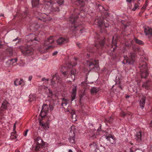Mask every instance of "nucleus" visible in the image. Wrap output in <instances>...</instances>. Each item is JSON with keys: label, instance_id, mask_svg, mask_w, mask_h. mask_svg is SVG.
I'll return each mask as SVG.
<instances>
[{"label": "nucleus", "instance_id": "nucleus-3", "mask_svg": "<svg viewBox=\"0 0 152 152\" xmlns=\"http://www.w3.org/2000/svg\"><path fill=\"white\" fill-rule=\"evenodd\" d=\"M76 64V63L72 64V63H69L67 67L62 66L61 67V72L62 74L64 76L67 75L69 74V72L68 70H67L68 68L70 69V68H71L72 67L75 66Z\"/></svg>", "mask_w": 152, "mask_h": 152}, {"label": "nucleus", "instance_id": "nucleus-18", "mask_svg": "<svg viewBox=\"0 0 152 152\" xmlns=\"http://www.w3.org/2000/svg\"><path fill=\"white\" fill-rule=\"evenodd\" d=\"M72 115V118L73 121L75 122L77 120L76 115L75 114V111L72 110L71 113Z\"/></svg>", "mask_w": 152, "mask_h": 152}, {"label": "nucleus", "instance_id": "nucleus-15", "mask_svg": "<svg viewBox=\"0 0 152 152\" xmlns=\"http://www.w3.org/2000/svg\"><path fill=\"white\" fill-rule=\"evenodd\" d=\"M106 139L108 141H110L112 144L115 143V139L113 136H107L106 137Z\"/></svg>", "mask_w": 152, "mask_h": 152}, {"label": "nucleus", "instance_id": "nucleus-17", "mask_svg": "<svg viewBox=\"0 0 152 152\" xmlns=\"http://www.w3.org/2000/svg\"><path fill=\"white\" fill-rule=\"evenodd\" d=\"M77 86H75V88L72 89V101H73L75 98L76 96V88Z\"/></svg>", "mask_w": 152, "mask_h": 152}, {"label": "nucleus", "instance_id": "nucleus-58", "mask_svg": "<svg viewBox=\"0 0 152 152\" xmlns=\"http://www.w3.org/2000/svg\"><path fill=\"white\" fill-rule=\"evenodd\" d=\"M75 60L76 61V58H75Z\"/></svg>", "mask_w": 152, "mask_h": 152}, {"label": "nucleus", "instance_id": "nucleus-16", "mask_svg": "<svg viewBox=\"0 0 152 152\" xmlns=\"http://www.w3.org/2000/svg\"><path fill=\"white\" fill-rule=\"evenodd\" d=\"M35 141L37 144H40L41 145H43L44 142L40 137H38L35 139Z\"/></svg>", "mask_w": 152, "mask_h": 152}, {"label": "nucleus", "instance_id": "nucleus-26", "mask_svg": "<svg viewBox=\"0 0 152 152\" xmlns=\"http://www.w3.org/2000/svg\"><path fill=\"white\" fill-rule=\"evenodd\" d=\"M69 140V141L71 143H75V134H74L73 136L70 137Z\"/></svg>", "mask_w": 152, "mask_h": 152}, {"label": "nucleus", "instance_id": "nucleus-45", "mask_svg": "<svg viewBox=\"0 0 152 152\" xmlns=\"http://www.w3.org/2000/svg\"><path fill=\"white\" fill-rule=\"evenodd\" d=\"M32 77L31 75L30 76L28 77V80L29 81H31V79L32 78Z\"/></svg>", "mask_w": 152, "mask_h": 152}, {"label": "nucleus", "instance_id": "nucleus-27", "mask_svg": "<svg viewBox=\"0 0 152 152\" xmlns=\"http://www.w3.org/2000/svg\"><path fill=\"white\" fill-rule=\"evenodd\" d=\"M149 85V83L148 81H147L145 83H144L142 86L143 88L146 89H148V87Z\"/></svg>", "mask_w": 152, "mask_h": 152}, {"label": "nucleus", "instance_id": "nucleus-48", "mask_svg": "<svg viewBox=\"0 0 152 152\" xmlns=\"http://www.w3.org/2000/svg\"><path fill=\"white\" fill-rule=\"evenodd\" d=\"M142 152L141 151H140L139 150H136L135 151V152Z\"/></svg>", "mask_w": 152, "mask_h": 152}, {"label": "nucleus", "instance_id": "nucleus-40", "mask_svg": "<svg viewBox=\"0 0 152 152\" xmlns=\"http://www.w3.org/2000/svg\"><path fill=\"white\" fill-rule=\"evenodd\" d=\"M77 17H76L75 18H74L73 20L72 21V20H71V21L72 22V24H74V23L75 22V20L77 19Z\"/></svg>", "mask_w": 152, "mask_h": 152}, {"label": "nucleus", "instance_id": "nucleus-23", "mask_svg": "<svg viewBox=\"0 0 152 152\" xmlns=\"http://www.w3.org/2000/svg\"><path fill=\"white\" fill-rule=\"evenodd\" d=\"M95 23H97L98 25L99 26H101L103 23V22L101 20H99V18L95 19Z\"/></svg>", "mask_w": 152, "mask_h": 152}, {"label": "nucleus", "instance_id": "nucleus-54", "mask_svg": "<svg viewBox=\"0 0 152 152\" xmlns=\"http://www.w3.org/2000/svg\"><path fill=\"white\" fill-rule=\"evenodd\" d=\"M48 20V19H45V20H44V21H45Z\"/></svg>", "mask_w": 152, "mask_h": 152}, {"label": "nucleus", "instance_id": "nucleus-20", "mask_svg": "<svg viewBox=\"0 0 152 152\" xmlns=\"http://www.w3.org/2000/svg\"><path fill=\"white\" fill-rule=\"evenodd\" d=\"M39 0H32L31 1L32 5L34 7H36L39 4Z\"/></svg>", "mask_w": 152, "mask_h": 152}, {"label": "nucleus", "instance_id": "nucleus-64", "mask_svg": "<svg viewBox=\"0 0 152 152\" xmlns=\"http://www.w3.org/2000/svg\"><path fill=\"white\" fill-rule=\"evenodd\" d=\"M68 78V77L67 76H66V78Z\"/></svg>", "mask_w": 152, "mask_h": 152}, {"label": "nucleus", "instance_id": "nucleus-1", "mask_svg": "<svg viewBox=\"0 0 152 152\" xmlns=\"http://www.w3.org/2000/svg\"><path fill=\"white\" fill-rule=\"evenodd\" d=\"M85 65L86 68V70H84V72L86 74L87 72L89 73L90 72L91 70L92 69H94L95 71L98 70L99 69V67L98 66V60L92 61L86 60Z\"/></svg>", "mask_w": 152, "mask_h": 152}, {"label": "nucleus", "instance_id": "nucleus-33", "mask_svg": "<svg viewBox=\"0 0 152 152\" xmlns=\"http://www.w3.org/2000/svg\"><path fill=\"white\" fill-rule=\"evenodd\" d=\"M148 2L147 1H146L142 8V10H145V9L146 8L148 5Z\"/></svg>", "mask_w": 152, "mask_h": 152}, {"label": "nucleus", "instance_id": "nucleus-56", "mask_svg": "<svg viewBox=\"0 0 152 152\" xmlns=\"http://www.w3.org/2000/svg\"><path fill=\"white\" fill-rule=\"evenodd\" d=\"M76 28H77V27H76V26H74V28H75V29Z\"/></svg>", "mask_w": 152, "mask_h": 152}, {"label": "nucleus", "instance_id": "nucleus-13", "mask_svg": "<svg viewBox=\"0 0 152 152\" xmlns=\"http://www.w3.org/2000/svg\"><path fill=\"white\" fill-rule=\"evenodd\" d=\"M29 42H32L33 41H36L35 43H36V41H38V39L35 35L33 34H31L29 36Z\"/></svg>", "mask_w": 152, "mask_h": 152}, {"label": "nucleus", "instance_id": "nucleus-46", "mask_svg": "<svg viewBox=\"0 0 152 152\" xmlns=\"http://www.w3.org/2000/svg\"><path fill=\"white\" fill-rule=\"evenodd\" d=\"M32 96H32V95H29V98H30L31 99V100H31H31H34V99H34V98L32 99V100L31 99V97H32Z\"/></svg>", "mask_w": 152, "mask_h": 152}, {"label": "nucleus", "instance_id": "nucleus-7", "mask_svg": "<svg viewBox=\"0 0 152 152\" xmlns=\"http://www.w3.org/2000/svg\"><path fill=\"white\" fill-rule=\"evenodd\" d=\"M134 54L131 53L129 54V55L128 56H129V58L126 55V58L125 57V58L126 60V62L129 64H132L134 62L133 58L134 57Z\"/></svg>", "mask_w": 152, "mask_h": 152}, {"label": "nucleus", "instance_id": "nucleus-14", "mask_svg": "<svg viewBox=\"0 0 152 152\" xmlns=\"http://www.w3.org/2000/svg\"><path fill=\"white\" fill-rule=\"evenodd\" d=\"M56 75L53 76L52 79L51 80V85L54 86H56V84L58 82V80Z\"/></svg>", "mask_w": 152, "mask_h": 152}, {"label": "nucleus", "instance_id": "nucleus-9", "mask_svg": "<svg viewBox=\"0 0 152 152\" xmlns=\"http://www.w3.org/2000/svg\"><path fill=\"white\" fill-rule=\"evenodd\" d=\"M10 106V104L5 100H4L1 107V110H5L7 109Z\"/></svg>", "mask_w": 152, "mask_h": 152}, {"label": "nucleus", "instance_id": "nucleus-34", "mask_svg": "<svg viewBox=\"0 0 152 152\" xmlns=\"http://www.w3.org/2000/svg\"><path fill=\"white\" fill-rule=\"evenodd\" d=\"M43 145H41L40 144H37V145L35 147V150L36 151H38L40 147V146H42Z\"/></svg>", "mask_w": 152, "mask_h": 152}, {"label": "nucleus", "instance_id": "nucleus-60", "mask_svg": "<svg viewBox=\"0 0 152 152\" xmlns=\"http://www.w3.org/2000/svg\"><path fill=\"white\" fill-rule=\"evenodd\" d=\"M125 51H124V52H123L124 53H125Z\"/></svg>", "mask_w": 152, "mask_h": 152}, {"label": "nucleus", "instance_id": "nucleus-44", "mask_svg": "<svg viewBox=\"0 0 152 152\" xmlns=\"http://www.w3.org/2000/svg\"><path fill=\"white\" fill-rule=\"evenodd\" d=\"M126 114L124 112H122L121 114V115L122 116H124L126 115Z\"/></svg>", "mask_w": 152, "mask_h": 152}, {"label": "nucleus", "instance_id": "nucleus-5", "mask_svg": "<svg viewBox=\"0 0 152 152\" xmlns=\"http://www.w3.org/2000/svg\"><path fill=\"white\" fill-rule=\"evenodd\" d=\"M22 53L25 55H27L33 52V50L30 46H23L20 47Z\"/></svg>", "mask_w": 152, "mask_h": 152}, {"label": "nucleus", "instance_id": "nucleus-52", "mask_svg": "<svg viewBox=\"0 0 152 152\" xmlns=\"http://www.w3.org/2000/svg\"><path fill=\"white\" fill-rule=\"evenodd\" d=\"M89 57V56L88 53L87 54V57L88 58Z\"/></svg>", "mask_w": 152, "mask_h": 152}, {"label": "nucleus", "instance_id": "nucleus-49", "mask_svg": "<svg viewBox=\"0 0 152 152\" xmlns=\"http://www.w3.org/2000/svg\"><path fill=\"white\" fill-rule=\"evenodd\" d=\"M68 152H73L70 149L69 150Z\"/></svg>", "mask_w": 152, "mask_h": 152}, {"label": "nucleus", "instance_id": "nucleus-4", "mask_svg": "<svg viewBox=\"0 0 152 152\" xmlns=\"http://www.w3.org/2000/svg\"><path fill=\"white\" fill-rule=\"evenodd\" d=\"M45 5H47L48 7H51V9L54 11L58 12L59 9L58 7L55 8L56 5L55 4L52 3L50 0H45L44 2Z\"/></svg>", "mask_w": 152, "mask_h": 152}, {"label": "nucleus", "instance_id": "nucleus-30", "mask_svg": "<svg viewBox=\"0 0 152 152\" xmlns=\"http://www.w3.org/2000/svg\"><path fill=\"white\" fill-rule=\"evenodd\" d=\"M47 113V112L41 110V111L40 115L42 117H43L46 115Z\"/></svg>", "mask_w": 152, "mask_h": 152}, {"label": "nucleus", "instance_id": "nucleus-2", "mask_svg": "<svg viewBox=\"0 0 152 152\" xmlns=\"http://www.w3.org/2000/svg\"><path fill=\"white\" fill-rule=\"evenodd\" d=\"M54 41V39L53 37L50 36L47 39L45 40L43 44V46H40L39 48V50L42 53L45 52L48 49L50 48L51 47V46H48V45L49 44L53 42Z\"/></svg>", "mask_w": 152, "mask_h": 152}, {"label": "nucleus", "instance_id": "nucleus-28", "mask_svg": "<svg viewBox=\"0 0 152 152\" xmlns=\"http://www.w3.org/2000/svg\"><path fill=\"white\" fill-rule=\"evenodd\" d=\"M116 37V36L115 35L113 37V39H112V45L116 47L117 46L116 42V39H114L115 38V37Z\"/></svg>", "mask_w": 152, "mask_h": 152}, {"label": "nucleus", "instance_id": "nucleus-63", "mask_svg": "<svg viewBox=\"0 0 152 152\" xmlns=\"http://www.w3.org/2000/svg\"><path fill=\"white\" fill-rule=\"evenodd\" d=\"M67 111H69V110H67Z\"/></svg>", "mask_w": 152, "mask_h": 152}, {"label": "nucleus", "instance_id": "nucleus-53", "mask_svg": "<svg viewBox=\"0 0 152 152\" xmlns=\"http://www.w3.org/2000/svg\"><path fill=\"white\" fill-rule=\"evenodd\" d=\"M17 38H16V39H15L13 40V41H16V40H17Z\"/></svg>", "mask_w": 152, "mask_h": 152}, {"label": "nucleus", "instance_id": "nucleus-43", "mask_svg": "<svg viewBox=\"0 0 152 152\" xmlns=\"http://www.w3.org/2000/svg\"><path fill=\"white\" fill-rule=\"evenodd\" d=\"M16 122H15V123H14V126H13V130H15V128H16Z\"/></svg>", "mask_w": 152, "mask_h": 152}, {"label": "nucleus", "instance_id": "nucleus-36", "mask_svg": "<svg viewBox=\"0 0 152 152\" xmlns=\"http://www.w3.org/2000/svg\"><path fill=\"white\" fill-rule=\"evenodd\" d=\"M64 2L63 0H58L57 3L59 5L62 4Z\"/></svg>", "mask_w": 152, "mask_h": 152}, {"label": "nucleus", "instance_id": "nucleus-24", "mask_svg": "<svg viewBox=\"0 0 152 152\" xmlns=\"http://www.w3.org/2000/svg\"><path fill=\"white\" fill-rule=\"evenodd\" d=\"M41 110L47 112L48 110V107L47 104H44L42 106Z\"/></svg>", "mask_w": 152, "mask_h": 152}, {"label": "nucleus", "instance_id": "nucleus-50", "mask_svg": "<svg viewBox=\"0 0 152 152\" xmlns=\"http://www.w3.org/2000/svg\"><path fill=\"white\" fill-rule=\"evenodd\" d=\"M130 152H134L131 149H130Z\"/></svg>", "mask_w": 152, "mask_h": 152}, {"label": "nucleus", "instance_id": "nucleus-31", "mask_svg": "<svg viewBox=\"0 0 152 152\" xmlns=\"http://www.w3.org/2000/svg\"><path fill=\"white\" fill-rule=\"evenodd\" d=\"M134 41H135L136 43H137L139 44L142 45V44H143V42L142 41H141L140 40H138L136 38H134Z\"/></svg>", "mask_w": 152, "mask_h": 152}, {"label": "nucleus", "instance_id": "nucleus-61", "mask_svg": "<svg viewBox=\"0 0 152 152\" xmlns=\"http://www.w3.org/2000/svg\"><path fill=\"white\" fill-rule=\"evenodd\" d=\"M105 27H108V26H105Z\"/></svg>", "mask_w": 152, "mask_h": 152}, {"label": "nucleus", "instance_id": "nucleus-25", "mask_svg": "<svg viewBox=\"0 0 152 152\" xmlns=\"http://www.w3.org/2000/svg\"><path fill=\"white\" fill-rule=\"evenodd\" d=\"M68 100L67 99L64 98H63L61 105L63 106L66 105L68 103Z\"/></svg>", "mask_w": 152, "mask_h": 152}, {"label": "nucleus", "instance_id": "nucleus-51", "mask_svg": "<svg viewBox=\"0 0 152 152\" xmlns=\"http://www.w3.org/2000/svg\"><path fill=\"white\" fill-rule=\"evenodd\" d=\"M42 32H40L39 33V34H40V35H42Z\"/></svg>", "mask_w": 152, "mask_h": 152}, {"label": "nucleus", "instance_id": "nucleus-32", "mask_svg": "<svg viewBox=\"0 0 152 152\" xmlns=\"http://www.w3.org/2000/svg\"><path fill=\"white\" fill-rule=\"evenodd\" d=\"M134 41H135L136 43H137L139 44L142 45V44H143V42L142 41H141L140 40H138L136 38H134Z\"/></svg>", "mask_w": 152, "mask_h": 152}, {"label": "nucleus", "instance_id": "nucleus-39", "mask_svg": "<svg viewBox=\"0 0 152 152\" xmlns=\"http://www.w3.org/2000/svg\"><path fill=\"white\" fill-rule=\"evenodd\" d=\"M28 131V129L26 130L24 132L23 134L24 136H26L27 135V133Z\"/></svg>", "mask_w": 152, "mask_h": 152}, {"label": "nucleus", "instance_id": "nucleus-42", "mask_svg": "<svg viewBox=\"0 0 152 152\" xmlns=\"http://www.w3.org/2000/svg\"><path fill=\"white\" fill-rule=\"evenodd\" d=\"M58 52L57 51H55L53 53V56H55L57 55V54L58 53Z\"/></svg>", "mask_w": 152, "mask_h": 152}, {"label": "nucleus", "instance_id": "nucleus-57", "mask_svg": "<svg viewBox=\"0 0 152 152\" xmlns=\"http://www.w3.org/2000/svg\"><path fill=\"white\" fill-rule=\"evenodd\" d=\"M79 44H77V45L79 47Z\"/></svg>", "mask_w": 152, "mask_h": 152}, {"label": "nucleus", "instance_id": "nucleus-21", "mask_svg": "<svg viewBox=\"0 0 152 152\" xmlns=\"http://www.w3.org/2000/svg\"><path fill=\"white\" fill-rule=\"evenodd\" d=\"M76 73V70L74 68L72 69L71 70V75H73V77H72V79L73 80H74L75 79V75Z\"/></svg>", "mask_w": 152, "mask_h": 152}, {"label": "nucleus", "instance_id": "nucleus-22", "mask_svg": "<svg viewBox=\"0 0 152 152\" xmlns=\"http://www.w3.org/2000/svg\"><path fill=\"white\" fill-rule=\"evenodd\" d=\"M141 132H140L137 133L136 136V140L137 141L141 140Z\"/></svg>", "mask_w": 152, "mask_h": 152}, {"label": "nucleus", "instance_id": "nucleus-19", "mask_svg": "<svg viewBox=\"0 0 152 152\" xmlns=\"http://www.w3.org/2000/svg\"><path fill=\"white\" fill-rule=\"evenodd\" d=\"M23 82V80L21 79L20 80L18 79H16L14 81V84L15 86H17L18 85H20Z\"/></svg>", "mask_w": 152, "mask_h": 152}, {"label": "nucleus", "instance_id": "nucleus-59", "mask_svg": "<svg viewBox=\"0 0 152 152\" xmlns=\"http://www.w3.org/2000/svg\"><path fill=\"white\" fill-rule=\"evenodd\" d=\"M73 127L72 126V127H71V129H72V128H73Z\"/></svg>", "mask_w": 152, "mask_h": 152}, {"label": "nucleus", "instance_id": "nucleus-41", "mask_svg": "<svg viewBox=\"0 0 152 152\" xmlns=\"http://www.w3.org/2000/svg\"><path fill=\"white\" fill-rule=\"evenodd\" d=\"M49 80V79H45V78H43L42 79V81L46 80L47 82H48V81Z\"/></svg>", "mask_w": 152, "mask_h": 152}, {"label": "nucleus", "instance_id": "nucleus-55", "mask_svg": "<svg viewBox=\"0 0 152 152\" xmlns=\"http://www.w3.org/2000/svg\"><path fill=\"white\" fill-rule=\"evenodd\" d=\"M20 66H24V64H23V65H20Z\"/></svg>", "mask_w": 152, "mask_h": 152}, {"label": "nucleus", "instance_id": "nucleus-47", "mask_svg": "<svg viewBox=\"0 0 152 152\" xmlns=\"http://www.w3.org/2000/svg\"><path fill=\"white\" fill-rule=\"evenodd\" d=\"M132 0H126V2L129 3H131Z\"/></svg>", "mask_w": 152, "mask_h": 152}, {"label": "nucleus", "instance_id": "nucleus-29", "mask_svg": "<svg viewBox=\"0 0 152 152\" xmlns=\"http://www.w3.org/2000/svg\"><path fill=\"white\" fill-rule=\"evenodd\" d=\"M98 89L94 87L92 88L91 90V92L92 94H96L98 91Z\"/></svg>", "mask_w": 152, "mask_h": 152}, {"label": "nucleus", "instance_id": "nucleus-11", "mask_svg": "<svg viewBox=\"0 0 152 152\" xmlns=\"http://www.w3.org/2000/svg\"><path fill=\"white\" fill-rule=\"evenodd\" d=\"M145 97L143 96H142L140 97V105L142 107V109L144 107V105L145 103Z\"/></svg>", "mask_w": 152, "mask_h": 152}, {"label": "nucleus", "instance_id": "nucleus-6", "mask_svg": "<svg viewBox=\"0 0 152 152\" xmlns=\"http://www.w3.org/2000/svg\"><path fill=\"white\" fill-rule=\"evenodd\" d=\"M142 67H144V69H141L140 71L141 77L142 78H145L148 76V73L147 70L146 66H142Z\"/></svg>", "mask_w": 152, "mask_h": 152}, {"label": "nucleus", "instance_id": "nucleus-62", "mask_svg": "<svg viewBox=\"0 0 152 152\" xmlns=\"http://www.w3.org/2000/svg\"><path fill=\"white\" fill-rule=\"evenodd\" d=\"M1 16H3V15H1V16H0V17Z\"/></svg>", "mask_w": 152, "mask_h": 152}, {"label": "nucleus", "instance_id": "nucleus-35", "mask_svg": "<svg viewBox=\"0 0 152 152\" xmlns=\"http://www.w3.org/2000/svg\"><path fill=\"white\" fill-rule=\"evenodd\" d=\"M138 5L136 4H135L134 5V7L133 8L132 10L133 11H135L138 8Z\"/></svg>", "mask_w": 152, "mask_h": 152}, {"label": "nucleus", "instance_id": "nucleus-12", "mask_svg": "<svg viewBox=\"0 0 152 152\" xmlns=\"http://www.w3.org/2000/svg\"><path fill=\"white\" fill-rule=\"evenodd\" d=\"M67 42L68 40L67 39L62 37L59 38L57 40V43L59 45L65 43Z\"/></svg>", "mask_w": 152, "mask_h": 152}, {"label": "nucleus", "instance_id": "nucleus-37", "mask_svg": "<svg viewBox=\"0 0 152 152\" xmlns=\"http://www.w3.org/2000/svg\"><path fill=\"white\" fill-rule=\"evenodd\" d=\"M49 92V96L51 97L53 96V92L51 90H50V89H48Z\"/></svg>", "mask_w": 152, "mask_h": 152}, {"label": "nucleus", "instance_id": "nucleus-38", "mask_svg": "<svg viewBox=\"0 0 152 152\" xmlns=\"http://www.w3.org/2000/svg\"><path fill=\"white\" fill-rule=\"evenodd\" d=\"M10 61L11 62L13 63H14L16 62L17 61V59L16 58H15L14 59H12L10 60Z\"/></svg>", "mask_w": 152, "mask_h": 152}, {"label": "nucleus", "instance_id": "nucleus-10", "mask_svg": "<svg viewBox=\"0 0 152 152\" xmlns=\"http://www.w3.org/2000/svg\"><path fill=\"white\" fill-rule=\"evenodd\" d=\"M144 32L145 34L149 36H152V29L148 27H146L144 28Z\"/></svg>", "mask_w": 152, "mask_h": 152}, {"label": "nucleus", "instance_id": "nucleus-8", "mask_svg": "<svg viewBox=\"0 0 152 152\" xmlns=\"http://www.w3.org/2000/svg\"><path fill=\"white\" fill-rule=\"evenodd\" d=\"M39 126L45 130H48L49 127V124L47 122H44L42 121H39Z\"/></svg>", "mask_w": 152, "mask_h": 152}]
</instances>
